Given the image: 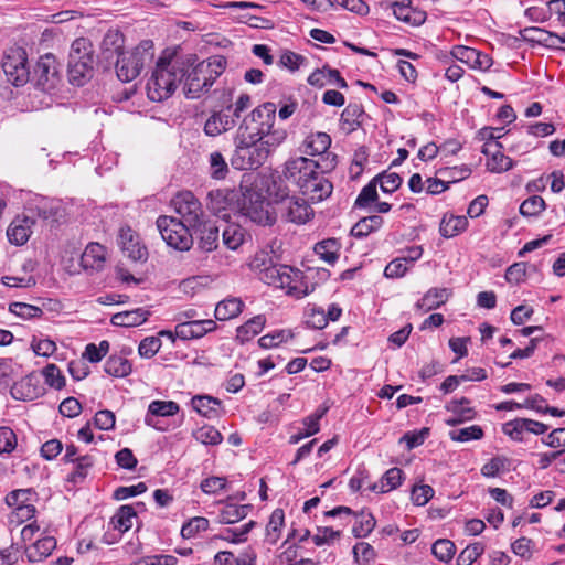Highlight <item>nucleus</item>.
Returning <instances> with one entry per match:
<instances>
[{
    "label": "nucleus",
    "mask_w": 565,
    "mask_h": 565,
    "mask_svg": "<svg viewBox=\"0 0 565 565\" xmlns=\"http://www.w3.org/2000/svg\"><path fill=\"white\" fill-rule=\"evenodd\" d=\"M449 437L454 441L467 443L470 440H479L483 437V430L478 425L455 429L449 431Z\"/></svg>",
    "instance_id": "47"
},
{
    "label": "nucleus",
    "mask_w": 565,
    "mask_h": 565,
    "mask_svg": "<svg viewBox=\"0 0 565 565\" xmlns=\"http://www.w3.org/2000/svg\"><path fill=\"white\" fill-rule=\"evenodd\" d=\"M191 405L195 412L207 418H214L220 414L221 402L207 395L194 396Z\"/></svg>",
    "instance_id": "29"
},
{
    "label": "nucleus",
    "mask_w": 565,
    "mask_h": 565,
    "mask_svg": "<svg viewBox=\"0 0 565 565\" xmlns=\"http://www.w3.org/2000/svg\"><path fill=\"white\" fill-rule=\"evenodd\" d=\"M38 85L43 90H50L56 87L58 77V66L52 54L41 56L34 70Z\"/></svg>",
    "instance_id": "13"
},
{
    "label": "nucleus",
    "mask_w": 565,
    "mask_h": 565,
    "mask_svg": "<svg viewBox=\"0 0 565 565\" xmlns=\"http://www.w3.org/2000/svg\"><path fill=\"white\" fill-rule=\"evenodd\" d=\"M194 232L200 233V245L205 250H213L217 246L218 228L213 224L203 221L200 228H193Z\"/></svg>",
    "instance_id": "41"
},
{
    "label": "nucleus",
    "mask_w": 565,
    "mask_h": 565,
    "mask_svg": "<svg viewBox=\"0 0 565 565\" xmlns=\"http://www.w3.org/2000/svg\"><path fill=\"white\" fill-rule=\"evenodd\" d=\"M271 253V250L262 249L249 263V267L257 274L260 281L281 289L286 295L296 299L303 298L315 290V284L311 282V269L303 273L287 265H276L273 262Z\"/></svg>",
    "instance_id": "1"
},
{
    "label": "nucleus",
    "mask_w": 565,
    "mask_h": 565,
    "mask_svg": "<svg viewBox=\"0 0 565 565\" xmlns=\"http://www.w3.org/2000/svg\"><path fill=\"white\" fill-rule=\"evenodd\" d=\"M467 226L468 220L466 216H444L440 223V234L447 238L454 237L463 232Z\"/></svg>",
    "instance_id": "38"
},
{
    "label": "nucleus",
    "mask_w": 565,
    "mask_h": 565,
    "mask_svg": "<svg viewBox=\"0 0 565 565\" xmlns=\"http://www.w3.org/2000/svg\"><path fill=\"white\" fill-rule=\"evenodd\" d=\"M93 76V62L68 63V78L75 86H83Z\"/></svg>",
    "instance_id": "33"
},
{
    "label": "nucleus",
    "mask_w": 565,
    "mask_h": 565,
    "mask_svg": "<svg viewBox=\"0 0 565 565\" xmlns=\"http://www.w3.org/2000/svg\"><path fill=\"white\" fill-rule=\"evenodd\" d=\"M94 62L93 47L89 40L78 38L71 45L68 63Z\"/></svg>",
    "instance_id": "31"
},
{
    "label": "nucleus",
    "mask_w": 565,
    "mask_h": 565,
    "mask_svg": "<svg viewBox=\"0 0 565 565\" xmlns=\"http://www.w3.org/2000/svg\"><path fill=\"white\" fill-rule=\"evenodd\" d=\"M307 81L309 85L317 88H322L328 84L337 85L340 88L348 87V84L340 75V72L338 70L330 68L329 66L316 70L309 75Z\"/></svg>",
    "instance_id": "20"
},
{
    "label": "nucleus",
    "mask_w": 565,
    "mask_h": 565,
    "mask_svg": "<svg viewBox=\"0 0 565 565\" xmlns=\"http://www.w3.org/2000/svg\"><path fill=\"white\" fill-rule=\"evenodd\" d=\"M352 515L356 518L352 533L355 537H366L375 527L376 521L372 513L362 510L360 513L353 512L348 507H337L326 512V516Z\"/></svg>",
    "instance_id": "15"
},
{
    "label": "nucleus",
    "mask_w": 565,
    "mask_h": 565,
    "mask_svg": "<svg viewBox=\"0 0 565 565\" xmlns=\"http://www.w3.org/2000/svg\"><path fill=\"white\" fill-rule=\"evenodd\" d=\"M526 418H516L503 424L502 431L513 440L521 441L523 439V434L526 431Z\"/></svg>",
    "instance_id": "53"
},
{
    "label": "nucleus",
    "mask_w": 565,
    "mask_h": 565,
    "mask_svg": "<svg viewBox=\"0 0 565 565\" xmlns=\"http://www.w3.org/2000/svg\"><path fill=\"white\" fill-rule=\"evenodd\" d=\"M452 295L449 288H430L417 302V308L430 311L444 305Z\"/></svg>",
    "instance_id": "25"
},
{
    "label": "nucleus",
    "mask_w": 565,
    "mask_h": 565,
    "mask_svg": "<svg viewBox=\"0 0 565 565\" xmlns=\"http://www.w3.org/2000/svg\"><path fill=\"white\" fill-rule=\"evenodd\" d=\"M119 245L122 253L134 262H146L148 257L147 247L141 243L140 237L130 227H121L119 231Z\"/></svg>",
    "instance_id": "14"
},
{
    "label": "nucleus",
    "mask_w": 565,
    "mask_h": 565,
    "mask_svg": "<svg viewBox=\"0 0 565 565\" xmlns=\"http://www.w3.org/2000/svg\"><path fill=\"white\" fill-rule=\"evenodd\" d=\"M2 70L7 81L15 87L24 86L30 79L28 55L22 47L8 49L2 57Z\"/></svg>",
    "instance_id": "8"
},
{
    "label": "nucleus",
    "mask_w": 565,
    "mask_h": 565,
    "mask_svg": "<svg viewBox=\"0 0 565 565\" xmlns=\"http://www.w3.org/2000/svg\"><path fill=\"white\" fill-rule=\"evenodd\" d=\"M403 481V471L399 468L388 469L380 482H375L369 486V489L373 492L386 493L396 489Z\"/></svg>",
    "instance_id": "30"
},
{
    "label": "nucleus",
    "mask_w": 565,
    "mask_h": 565,
    "mask_svg": "<svg viewBox=\"0 0 565 565\" xmlns=\"http://www.w3.org/2000/svg\"><path fill=\"white\" fill-rule=\"evenodd\" d=\"M434 495V489L428 484L415 486L412 490V501L416 505H425Z\"/></svg>",
    "instance_id": "64"
},
{
    "label": "nucleus",
    "mask_w": 565,
    "mask_h": 565,
    "mask_svg": "<svg viewBox=\"0 0 565 565\" xmlns=\"http://www.w3.org/2000/svg\"><path fill=\"white\" fill-rule=\"evenodd\" d=\"M465 404H469V401L466 397H462L459 401H451L446 408L462 417L463 420H470L475 417V412L470 407H463Z\"/></svg>",
    "instance_id": "63"
},
{
    "label": "nucleus",
    "mask_w": 565,
    "mask_h": 565,
    "mask_svg": "<svg viewBox=\"0 0 565 565\" xmlns=\"http://www.w3.org/2000/svg\"><path fill=\"white\" fill-rule=\"evenodd\" d=\"M32 351L39 356L49 358L56 351V344L51 339H36L33 338L31 341Z\"/></svg>",
    "instance_id": "56"
},
{
    "label": "nucleus",
    "mask_w": 565,
    "mask_h": 565,
    "mask_svg": "<svg viewBox=\"0 0 565 565\" xmlns=\"http://www.w3.org/2000/svg\"><path fill=\"white\" fill-rule=\"evenodd\" d=\"M250 117L253 126H249V134H273V126L276 119V106L273 103H265L254 109Z\"/></svg>",
    "instance_id": "16"
},
{
    "label": "nucleus",
    "mask_w": 565,
    "mask_h": 565,
    "mask_svg": "<svg viewBox=\"0 0 565 565\" xmlns=\"http://www.w3.org/2000/svg\"><path fill=\"white\" fill-rule=\"evenodd\" d=\"M196 61L194 54L180 55L166 50L156 63L147 82V95L152 102L168 99L185 75V67Z\"/></svg>",
    "instance_id": "2"
},
{
    "label": "nucleus",
    "mask_w": 565,
    "mask_h": 565,
    "mask_svg": "<svg viewBox=\"0 0 565 565\" xmlns=\"http://www.w3.org/2000/svg\"><path fill=\"white\" fill-rule=\"evenodd\" d=\"M299 190L308 200L320 202L331 195L333 185L326 177L317 171Z\"/></svg>",
    "instance_id": "18"
},
{
    "label": "nucleus",
    "mask_w": 565,
    "mask_h": 565,
    "mask_svg": "<svg viewBox=\"0 0 565 565\" xmlns=\"http://www.w3.org/2000/svg\"><path fill=\"white\" fill-rule=\"evenodd\" d=\"M244 238V228L238 224H228L223 231L224 244L231 249L239 247L243 244Z\"/></svg>",
    "instance_id": "45"
},
{
    "label": "nucleus",
    "mask_w": 565,
    "mask_h": 565,
    "mask_svg": "<svg viewBox=\"0 0 565 565\" xmlns=\"http://www.w3.org/2000/svg\"><path fill=\"white\" fill-rule=\"evenodd\" d=\"M153 56V42L151 40L141 41L132 51L116 60L117 77L124 83L134 81L143 66L152 61Z\"/></svg>",
    "instance_id": "5"
},
{
    "label": "nucleus",
    "mask_w": 565,
    "mask_h": 565,
    "mask_svg": "<svg viewBox=\"0 0 565 565\" xmlns=\"http://www.w3.org/2000/svg\"><path fill=\"white\" fill-rule=\"evenodd\" d=\"M177 558L173 555H150L131 562L130 565H175Z\"/></svg>",
    "instance_id": "62"
},
{
    "label": "nucleus",
    "mask_w": 565,
    "mask_h": 565,
    "mask_svg": "<svg viewBox=\"0 0 565 565\" xmlns=\"http://www.w3.org/2000/svg\"><path fill=\"white\" fill-rule=\"evenodd\" d=\"M171 206L179 220L193 228H200L204 220L201 202L190 191H181L171 200Z\"/></svg>",
    "instance_id": "9"
},
{
    "label": "nucleus",
    "mask_w": 565,
    "mask_h": 565,
    "mask_svg": "<svg viewBox=\"0 0 565 565\" xmlns=\"http://www.w3.org/2000/svg\"><path fill=\"white\" fill-rule=\"evenodd\" d=\"M160 348L161 340L159 338L147 337L140 342L138 347V353L141 358L150 359L157 354Z\"/></svg>",
    "instance_id": "57"
},
{
    "label": "nucleus",
    "mask_w": 565,
    "mask_h": 565,
    "mask_svg": "<svg viewBox=\"0 0 565 565\" xmlns=\"http://www.w3.org/2000/svg\"><path fill=\"white\" fill-rule=\"evenodd\" d=\"M106 259V250L104 246L98 243H90L86 246L81 263L84 268L99 270L103 268Z\"/></svg>",
    "instance_id": "26"
},
{
    "label": "nucleus",
    "mask_w": 565,
    "mask_h": 565,
    "mask_svg": "<svg viewBox=\"0 0 565 565\" xmlns=\"http://www.w3.org/2000/svg\"><path fill=\"white\" fill-rule=\"evenodd\" d=\"M193 437L195 440L203 445H218L222 440V434L211 425H204L196 430L193 431Z\"/></svg>",
    "instance_id": "46"
},
{
    "label": "nucleus",
    "mask_w": 565,
    "mask_h": 565,
    "mask_svg": "<svg viewBox=\"0 0 565 565\" xmlns=\"http://www.w3.org/2000/svg\"><path fill=\"white\" fill-rule=\"evenodd\" d=\"M209 527V520L202 516L192 518L181 529V535L184 539H191L198 533L206 531Z\"/></svg>",
    "instance_id": "52"
},
{
    "label": "nucleus",
    "mask_w": 565,
    "mask_h": 565,
    "mask_svg": "<svg viewBox=\"0 0 565 565\" xmlns=\"http://www.w3.org/2000/svg\"><path fill=\"white\" fill-rule=\"evenodd\" d=\"M331 145V138L326 132H317L308 136L302 143V152L308 156L324 153Z\"/></svg>",
    "instance_id": "28"
},
{
    "label": "nucleus",
    "mask_w": 565,
    "mask_h": 565,
    "mask_svg": "<svg viewBox=\"0 0 565 565\" xmlns=\"http://www.w3.org/2000/svg\"><path fill=\"white\" fill-rule=\"evenodd\" d=\"M319 164L306 157L290 158L284 164V178L299 189L318 171Z\"/></svg>",
    "instance_id": "11"
},
{
    "label": "nucleus",
    "mask_w": 565,
    "mask_h": 565,
    "mask_svg": "<svg viewBox=\"0 0 565 565\" xmlns=\"http://www.w3.org/2000/svg\"><path fill=\"white\" fill-rule=\"evenodd\" d=\"M26 211L50 224H58L65 218L66 212L63 203L57 199L40 195L31 198L25 206Z\"/></svg>",
    "instance_id": "10"
},
{
    "label": "nucleus",
    "mask_w": 565,
    "mask_h": 565,
    "mask_svg": "<svg viewBox=\"0 0 565 565\" xmlns=\"http://www.w3.org/2000/svg\"><path fill=\"white\" fill-rule=\"evenodd\" d=\"M42 374L44 376L45 383L55 388L61 390L65 386V377L63 376L60 367H57L55 364H49L46 365Z\"/></svg>",
    "instance_id": "50"
},
{
    "label": "nucleus",
    "mask_w": 565,
    "mask_h": 565,
    "mask_svg": "<svg viewBox=\"0 0 565 565\" xmlns=\"http://www.w3.org/2000/svg\"><path fill=\"white\" fill-rule=\"evenodd\" d=\"M244 307V302L238 298H228L216 305L215 317L218 320H230L237 317Z\"/></svg>",
    "instance_id": "36"
},
{
    "label": "nucleus",
    "mask_w": 565,
    "mask_h": 565,
    "mask_svg": "<svg viewBox=\"0 0 565 565\" xmlns=\"http://www.w3.org/2000/svg\"><path fill=\"white\" fill-rule=\"evenodd\" d=\"M252 180L249 186V221L259 225H273L276 221V213L270 205L269 199L279 202L284 199L285 190L277 184L271 174L257 172L249 174Z\"/></svg>",
    "instance_id": "3"
},
{
    "label": "nucleus",
    "mask_w": 565,
    "mask_h": 565,
    "mask_svg": "<svg viewBox=\"0 0 565 565\" xmlns=\"http://www.w3.org/2000/svg\"><path fill=\"white\" fill-rule=\"evenodd\" d=\"M102 53L106 60H116L127 52L125 51V36L118 30H109L102 41Z\"/></svg>",
    "instance_id": "23"
},
{
    "label": "nucleus",
    "mask_w": 565,
    "mask_h": 565,
    "mask_svg": "<svg viewBox=\"0 0 565 565\" xmlns=\"http://www.w3.org/2000/svg\"><path fill=\"white\" fill-rule=\"evenodd\" d=\"M383 224V218L379 215H371L360 220L353 227L352 234L355 237L367 236L373 231L379 230Z\"/></svg>",
    "instance_id": "44"
},
{
    "label": "nucleus",
    "mask_w": 565,
    "mask_h": 565,
    "mask_svg": "<svg viewBox=\"0 0 565 565\" xmlns=\"http://www.w3.org/2000/svg\"><path fill=\"white\" fill-rule=\"evenodd\" d=\"M148 316H149V311H147L142 308H137L134 310L115 313L111 317L110 321L114 326L129 328V327L140 326L141 323L147 321Z\"/></svg>",
    "instance_id": "27"
},
{
    "label": "nucleus",
    "mask_w": 565,
    "mask_h": 565,
    "mask_svg": "<svg viewBox=\"0 0 565 565\" xmlns=\"http://www.w3.org/2000/svg\"><path fill=\"white\" fill-rule=\"evenodd\" d=\"M282 204L285 217L296 224H305L313 216V210L305 199L288 196L285 191L284 199H278Z\"/></svg>",
    "instance_id": "12"
},
{
    "label": "nucleus",
    "mask_w": 565,
    "mask_h": 565,
    "mask_svg": "<svg viewBox=\"0 0 565 565\" xmlns=\"http://www.w3.org/2000/svg\"><path fill=\"white\" fill-rule=\"evenodd\" d=\"M341 536V531L333 530L329 526L318 527L317 533L312 536V540L317 546L331 543Z\"/></svg>",
    "instance_id": "61"
},
{
    "label": "nucleus",
    "mask_w": 565,
    "mask_h": 565,
    "mask_svg": "<svg viewBox=\"0 0 565 565\" xmlns=\"http://www.w3.org/2000/svg\"><path fill=\"white\" fill-rule=\"evenodd\" d=\"M374 180L375 182L379 181L380 188L384 193H393L402 184V178L395 172L385 171L379 174Z\"/></svg>",
    "instance_id": "49"
},
{
    "label": "nucleus",
    "mask_w": 565,
    "mask_h": 565,
    "mask_svg": "<svg viewBox=\"0 0 565 565\" xmlns=\"http://www.w3.org/2000/svg\"><path fill=\"white\" fill-rule=\"evenodd\" d=\"M179 411V404L173 401H152L148 406L145 423L150 427L159 429L156 423L157 417H171L178 414Z\"/></svg>",
    "instance_id": "21"
},
{
    "label": "nucleus",
    "mask_w": 565,
    "mask_h": 565,
    "mask_svg": "<svg viewBox=\"0 0 565 565\" xmlns=\"http://www.w3.org/2000/svg\"><path fill=\"white\" fill-rule=\"evenodd\" d=\"M226 61L221 55L211 56L205 61L185 67L184 93L188 98H198L206 90L225 70Z\"/></svg>",
    "instance_id": "4"
},
{
    "label": "nucleus",
    "mask_w": 565,
    "mask_h": 565,
    "mask_svg": "<svg viewBox=\"0 0 565 565\" xmlns=\"http://www.w3.org/2000/svg\"><path fill=\"white\" fill-rule=\"evenodd\" d=\"M285 522V514L281 509H276L271 513L269 521L266 526V542L270 545H275L280 535H281V529L284 526Z\"/></svg>",
    "instance_id": "37"
},
{
    "label": "nucleus",
    "mask_w": 565,
    "mask_h": 565,
    "mask_svg": "<svg viewBox=\"0 0 565 565\" xmlns=\"http://www.w3.org/2000/svg\"><path fill=\"white\" fill-rule=\"evenodd\" d=\"M157 228L166 244L180 252L189 250L193 245V227L174 216L161 215L157 218Z\"/></svg>",
    "instance_id": "6"
},
{
    "label": "nucleus",
    "mask_w": 565,
    "mask_h": 565,
    "mask_svg": "<svg viewBox=\"0 0 565 565\" xmlns=\"http://www.w3.org/2000/svg\"><path fill=\"white\" fill-rule=\"evenodd\" d=\"M104 370L111 376L126 377L131 373L132 367L126 358L111 355L105 362Z\"/></svg>",
    "instance_id": "39"
},
{
    "label": "nucleus",
    "mask_w": 565,
    "mask_h": 565,
    "mask_svg": "<svg viewBox=\"0 0 565 565\" xmlns=\"http://www.w3.org/2000/svg\"><path fill=\"white\" fill-rule=\"evenodd\" d=\"M211 177L216 180L225 178L227 172V163L220 152H212L210 156Z\"/></svg>",
    "instance_id": "58"
},
{
    "label": "nucleus",
    "mask_w": 565,
    "mask_h": 565,
    "mask_svg": "<svg viewBox=\"0 0 565 565\" xmlns=\"http://www.w3.org/2000/svg\"><path fill=\"white\" fill-rule=\"evenodd\" d=\"M455 544L446 539L437 540L431 547L433 554L443 562H448L455 555Z\"/></svg>",
    "instance_id": "51"
},
{
    "label": "nucleus",
    "mask_w": 565,
    "mask_h": 565,
    "mask_svg": "<svg viewBox=\"0 0 565 565\" xmlns=\"http://www.w3.org/2000/svg\"><path fill=\"white\" fill-rule=\"evenodd\" d=\"M286 138L285 129H275L267 135L249 134V169L263 166Z\"/></svg>",
    "instance_id": "7"
},
{
    "label": "nucleus",
    "mask_w": 565,
    "mask_h": 565,
    "mask_svg": "<svg viewBox=\"0 0 565 565\" xmlns=\"http://www.w3.org/2000/svg\"><path fill=\"white\" fill-rule=\"evenodd\" d=\"M136 518V512L130 505H122L111 518V524L115 530L124 533L132 527V521Z\"/></svg>",
    "instance_id": "42"
},
{
    "label": "nucleus",
    "mask_w": 565,
    "mask_h": 565,
    "mask_svg": "<svg viewBox=\"0 0 565 565\" xmlns=\"http://www.w3.org/2000/svg\"><path fill=\"white\" fill-rule=\"evenodd\" d=\"M546 207L545 201L539 195H532L522 202L520 213L523 216H537Z\"/></svg>",
    "instance_id": "48"
},
{
    "label": "nucleus",
    "mask_w": 565,
    "mask_h": 565,
    "mask_svg": "<svg viewBox=\"0 0 565 565\" xmlns=\"http://www.w3.org/2000/svg\"><path fill=\"white\" fill-rule=\"evenodd\" d=\"M341 244L335 238L323 239L315 245V253L326 263L332 265L340 255Z\"/></svg>",
    "instance_id": "32"
},
{
    "label": "nucleus",
    "mask_w": 565,
    "mask_h": 565,
    "mask_svg": "<svg viewBox=\"0 0 565 565\" xmlns=\"http://www.w3.org/2000/svg\"><path fill=\"white\" fill-rule=\"evenodd\" d=\"M9 310L13 315L21 317L23 319L36 318L43 313L40 307L24 302H13L10 305Z\"/></svg>",
    "instance_id": "54"
},
{
    "label": "nucleus",
    "mask_w": 565,
    "mask_h": 565,
    "mask_svg": "<svg viewBox=\"0 0 565 565\" xmlns=\"http://www.w3.org/2000/svg\"><path fill=\"white\" fill-rule=\"evenodd\" d=\"M328 407L320 406L315 413L302 419V425L308 434H317L320 430V419L327 414Z\"/></svg>",
    "instance_id": "59"
},
{
    "label": "nucleus",
    "mask_w": 565,
    "mask_h": 565,
    "mask_svg": "<svg viewBox=\"0 0 565 565\" xmlns=\"http://www.w3.org/2000/svg\"><path fill=\"white\" fill-rule=\"evenodd\" d=\"M246 514V504H238L234 498H228L221 510L220 518L223 523L232 524L244 519Z\"/></svg>",
    "instance_id": "34"
},
{
    "label": "nucleus",
    "mask_w": 565,
    "mask_h": 565,
    "mask_svg": "<svg viewBox=\"0 0 565 565\" xmlns=\"http://www.w3.org/2000/svg\"><path fill=\"white\" fill-rule=\"evenodd\" d=\"M294 337L295 334L290 329L275 330L259 338L258 344L263 349H270L277 347L280 343L288 342Z\"/></svg>",
    "instance_id": "43"
},
{
    "label": "nucleus",
    "mask_w": 565,
    "mask_h": 565,
    "mask_svg": "<svg viewBox=\"0 0 565 565\" xmlns=\"http://www.w3.org/2000/svg\"><path fill=\"white\" fill-rule=\"evenodd\" d=\"M246 131L247 127L243 125L239 126L237 136L235 138V153L231 159V164L233 168L237 170H244L246 166L245 154L247 153V143H246Z\"/></svg>",
    "instance_id": "35"
},
{
    "label": "nucleus",
    "mask_w": 565,
    "mask_h": 565,
    "mask_svg": "<svg viewBox=\"0 0 565 565\" xmlns=\"http://www.w3.org/2000/svg\"><path fill=\"white\" fill-rule=\"evenodd\" d=\"M366 117L367 115L361 104L350 103L341 113L340 129L349 135L358 130L363 125Z\"/></svg>",
    "instance_id": "19"
},
{
    "label": "nucleus",
    "mask_w": 565,
    "mask_h": 565,
    "mask_svg": "<svg viewBox=\"0 0 565 565\" xmlns=\"http://www.w3.org/2000/svg\"><path fill=\"white\" fill-rule=\"evenodd\" d=\"M56 547V541L52 536L38 539L32 545L25 548V555L29 562H41L51 555L52 551Z\"/></svg>",
    "instance_id": "24"
},
{
    "label": "nucleus",
    "mask_w": 565,
    "mask_h": 565,
    "mask_svg": "<svg viewBox=\"0 0 565 565\" xmlns=\"http://www.w3.org/2000/svg\"><path fill=\"white\" fill-rule=\"evenodd\" d=\"M34 221L30 216H19L12 221L7 231L9 241L18 246L24 245L32 233Z\"/></svg>",
    "instance_id": "22"
},
{
    "label": "nucleus",
    "mask_w": 565,
    "mask_h": 565,
    "mask_svg": "<svg viewBox=\"0 0 565 565\" xmlns=\"http://www.w3.org/2000/svg\"><path fill=\"white\" fill-rule=\"evenodd\" d=\"M484 548L481 543H475L467 546L457 557L458 565H471L482 553Z\"/></svg>",
    "instance_id": "55"
},
{
    "label": "nucleus",
    "mask_w": 565,
    "mask_h": 565,
    "mask_svg": "<svg viewBox=\"0 0 565 565\" xmlns=\"http://www.w3.org/2000/svg\"><path fill=\"white\" fill-rule=\"evenodd\" d=\"M377 199L376 182L373 180L366 184L355 200V206L365 207Z\"/></svg>",
    "instance_id": "60"
},
{
    "label": "nucleus",
    "mask_w": 565,
    "mask_h": 565,
    "mask_svg": "<svg viewBox=\"0 0 565 565\" xmlns=\"http://www.w3.org/2000/svg\"><path fill=\"white\" fill-rule=\"evenodd\" d=\"M500 142H486L482 147V153L488 157L487 169L493 173H502L513 168L514 161L505 156Z\"/></svg>",
    "instance_id": "17"
},
{
    "label": "nucleus",
    "mask_w": 565,
    "mask_h": 565,
    "mask_svg": "<svg viewBox=\"0 0 565 565\" xmlns=\"http://www.w3.org/2000/svg\"><path fill=\"white\" fill-rule=\"evenodd\" d=\"M394 15L407 23H422L424 21L422 13H416L411 7V0H399L392 6Z\"/></svg>",
    "instance_id": "40"
}]
</instances>
